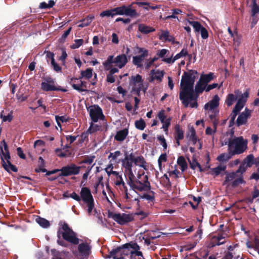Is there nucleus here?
<instances>
[{
    "mask_svg": "<svg viewBox=\"0 0 259 259\" xmlns=\"http://www.w3.org/2000/svg\"><path fill=\"white\" fill-rule=\"evenodd\" d=\"M124 169L127 184L136 192H146L150 189V183L147 175L144 172H137V166L147 169V162L142 156L134 157L133 155H126L121 161Z\"/></svg>",
    "mask_w": 259,
    "mask_h": 259,
    "instance_id": "f257e3e1",
    "label": "nucleus"
},
{
    "mask_svg": "<svg viewBox=\"0 0 259 259\" xmlns=\"http://www.w3.org/2000/svg\"><path fill=\"white\" fill-rule=\"evenodd\" d=\"M197 72L191 70L189 72H185L183 75L181 81V89L180 93V99L182 101L185 107H188L189 103L191 108H197V103L196 102L194 92V84L196 78Z\"/></svg>",
    "mask_w": 259,
    "mask_h": 259,
    "instance_id": "f03ea898",
    "label": "nucleus"
},
{
    "mask_svg": "<svg viewBox=\"0 0 259 259\" xmlns=\"http://www.w3.org/2000/svg\"><path fill=\"white\" fill-rule=\"evenodd\" d=\"M64 239L74 244H77L76 250L72 253L77 259H89L92 254V246L87 241L79 242L75 233L69 228L68 225L64 223L62 227Z\"/></svg>",
    "mask_w": 259,
    "mask_h": 259,
    "instance_id": "7ed1b4c3",
    "label": "nucleus"
},
{
    "mask_svg": "<svg viewBox=\"0 0 259 259\" xmlns=\"http://www.w3.org/2000/svg\"><path fill=\"white\" fill-rule=\"evenodd\" d=\"M140 246L135 242H130L117 248L110 252L111 256L114 259H144L143 254L140 251Z\"/></svg>",
    "mask_w": 259,
    "mask_h": 259,
    "instance_id": "20e7f679",
    "label": "nucleus"
},
{
    "mask_svg": "<svg viewBox=\"0 0 259 259\" xmlns=\"http://www.w3.org/2000/svg\"><path fill=\"white\" fill-rule=\"evenodd\" d=\"M248 97V92L247 91L243 93L239 90H236L233 93L229 94L227 95L225 103L228 107L231 106L236 101V104L232 110L230 120L231 122L234 121L238 113L243 109Z\"/></svg>",
    "mask_w": 259,
    "mask_h": 259,
    "instance_id": "39448f33",
    "label": "nucleus"
},
{
    "mask_svg": "<svg viewBox=\"0 0 259 259\" xmlns=\"http://www.w3.org/2000/svg\"><path fill=\"white\" fill-rule=\"evenodd\" d=\"M228 138L224 137L222 139V145H228V151L234 155L243 153L247 148V140L242 137H236L234 136V132L231 131L228 134Z\"/></svg>",
    "mask_w": 259,
    "mask_h": 259,
    "instance_id": "423d86ee",
    "label": "nucleus"
},
{
    "mask_svg": "<svg viewBox=\"0 0 259 259\" xmlns=\"http://www.w3.org/2000/svg\"><path fill=\"white\" fill-rule=\"evenodd\" d=\"M0 155L4 168L8 171H17V167L12 165L10 161L11 156L8 147L5 140H3L0 145Z\"/></svg>",
    "mask_w": 259,
    "mask_h": 259,
    "instance_id": "0eeeda50",
    "label": "nucleus"
},
{
    "mask_svg": "<svg viewBox=\"0 0 259 259\" xmlns=\"http://www.w3.org/2000/svg\"><path fill=\"white\" fill-rule=\"evenodd\" d=\"M80 200H81L85 205L88 215H93L96 210L94 206V198L90 189L86 187H82L80 190Z\"/></svg>",
    "mask_w": 259,
    "mask_h": 259,
    "instance_id": "6e6552de",
    "label": "nucleus"
},
{
    "mask_svg": "<svg viewBox=\"0 0 259 259\" xmlns=\"http://www.w3.org/2000/svg\"><path fill=\"white\" fill-rule=\"evenodd\" d=\"M220 98L218 95L213 96L212 99L205 104L204 109L205 114H207L210 120L218 119L219 111L218 107L219 106Z\"/></svg>",
    "mask_w": 259,
    "mask_h": 259,
    "instance_id": "1a4fd4ad",
    "label": "nucleus"
},
{
    "mask_svg": "<svg viewBox=\"0 0 259 259\" xmlns=\"http://www.w3.org/2000/svg\"><path fill=\"white\" fill-rule=\"evenodd\" d=\"M129 83L132 87V91L139 95L141 91L145 93L147 90V86L143 84V79L142 76L139 74L132 75L130 78Z\"/></svg>",
    "mask_w": 259,
    "mask_h": 259,
    "instance_id": "9d476101",
    "label": "nucleus"
},
{
    "mask_svg": "<svg viewBox=\"0 0 259 259\" xmlns=\"http://www.w3.org/2000/svg\"><path fill=\"white\" fill-rule=\"evenodd\" d=\"M127 62V59L125 54H122L117 56L114 59L113 56H109L107 60L104 63L105 69L106 70H109L110 68V65L112 64H114L116 66H117L119 68H121Z\"/></svg>",
    "mask_w": 259,
    "mask_h": 259,
    "instance_id": "9b49d317",
    "label": "nucleus"
},
{
    "mask_svg": "<svg viewBox=\"0 0 259 259\" xmlns=\"http://www.w3.org/2000/svg\"><path fill=\"white\" fill-rule=\"evenodd\" d=\"M90 116L93 121L97 122L99 120H103L105 116L102 109L98 106L94 105L89 108Z\"/></svg>",
    "mask_w": 259,
    "mask_h": 259,
    "instance_id": "f8f14e48",
    "label": "nucleus"
},
{
    "mask_svg": "<svg viewBox=\"0 0 259 259\" xmlns=\"http://www.w3.org/2000/svg\"><path fill=\"white\" fill-rule=\"evenodd\" d=\"M136 53L141 54V55L134 56L133 57V62L138 67H141L143 66L142 62L145 58L148 55V51L144 48L137 47Z\"/></svg>",
    "mask_w": 259,
    "mask_h": 259,
    "instance_id": "ddd939ff",
    "label": "nucleus"
},
{
    "mask_svg": "<svg viewBox=\"0 0 259 259\" xmlns=\"http://www.w3.org/2000/svg\"><path fill=\"white\" fill-rule=\"evenodd\" d=\"M41 89L44 91H52L57 90L55 85V79L50 76H47L43 79L41 84Z\"/></svg>",
    "mask_w": 259,
    "mask_h": 259,
    "instance_id": "4468645a",
    "label": "nucleus"
},
{
    "mask_svg": "<svg viewBox=\"0 0 259 259\" xmlns=\"http://www.w3.org/2000/svg\"><path fill=\"white\" fill-rule=\"evenodd\" d=\"M80 166H77L74 164H72L64 167H63L60 171L63 176H68L70 175H76L80 172Z\"/></svg>",
    "mask_w": 259,
    "mask_h": 259,
    "instance_id": "2eb2a0df",
    "label": "nucleus"
},
{
    "mask_svg": "<svg viewBox=\"0 0 259 259\" xmlns=\"http://www.w3.org/2000/svg\"><path fill=\"white\" fill-rule=\"evenodd\" d=\"M112 219L120 225H124L133 220L134 217L132 214L115 213L112 216Z\"/></svg>",
    "mask_w": 259,
    "mask_h": 259,
    "instance_id": "dca6fc26",
    "label": "nucleus"
},
{
    "mask_svg": "<svg viewBox=\"0 0 259 259\" xmlns=\"http://www.w3.org/2000/svg\"><path fill=\"white\" fill-rule=\"evenodd\" d=\"M251 110L246 108L244 111L242 112L238 116L236 120V124L238 126L245 124L251 115Z\"/></svg>",
    "mask_w": 259,
    "mask_h": 259,
    "instance_id": "f3484780",
    "label": "nucleus"
},
{
    "mask_svg": "<svg viewBox=\"0 0 259 259\" xmlns=\"http://www.w3.org/2000/svg\"><path fill=\"white\" fill-rule=\"evenodd\" d=\"M165 72L164 70L159 69H152L150 73L149 81L153 82L156 81L157 82L162 81Z\"/></svg>",
    "mask_w": 259,
    "mask_h": 259,
    "instance_id": "a211bd4d",
    "label": "nucleus"
},
{
    "mask_svg": "<svg viewBox=\"0 0 259 259\" xmlns=\"http://www.w3.org/2000/svg\"><path fill=\"white\" fill-rule=\"evenodd\" d=\"M157 116L161 122L163 124L162 128L164 132H167L170 124L171 118H167L165 115V111L163 110L160 111Z\"/></svg>",
    "mask_w": 259,
    "mask_h": 259,
    "instance_id": "6ab92c4d",
    "label": "nucleus"
},
{
    "mask_svg": "<svg viewBox=\"0 0 259 259\" xmlns=\"http://www.w3.org/2000/svg\"><path fill=\"white\" fill-rule=\"evenodd\" d=\"M247 167H248L247 166L243 163H242L235 172L228 174L226 175V181L228 182L233 180L237 176V175L242 176V173L246 171Z\"/></svg>",
    "mask_w": 259,
    "mask_h": 259,
    "instance_id": "aec40b11",
    "label": "nucleus"
},
{
    "mask_svg": "<svg viewBox=\"0 0 259 259\" xmlns=\"http://www.w3.org/2000/svg\"><path fill=\"white\" fill-rule=\"evenodd\" d=\"M82 78L73 80L72 87L74 89L80 92L85 91L87 90V82L81 80Z\"/></svg>",
    "mask_w": 259,
    "mask_h": 259,
    "instance_id": "412c9836",
    "label": "nucleus"
},
{
    "mask_svg": "<svg viewBox=\"0 0 259 259\" xmlns=\"http://www.w3.org/2000/svg\"><path fill=\"white\" fill-rule=\"evenodd\" d=\"M188 55V51L187 49H183L182 51L177 55H176L174 57L172 56V55H170L168 57V59H166L165 61H166V63L168 64H173L175 61L181 58L182 57L186 56Z\"/></svg>",
    "mask_w": 259,
    "mask_h": 259,
    "instance_id": "4be33fe9",
    "label": "nucleus"
},
{
    "mask_svg": "<svg viewBox=\"0 0 259 259\" xmlns=\"http://www.w3.org/2000/svg\"><path fill=\"white\" fill-rule=\"evenodd\" d=\"M186 138L188 141L191 142L193 145H195L198 140L196 135L195 130L193 127H189L188 131L187 133Z\"/></svg>",
    "mask_w": 259,
    "mask_h": 259,
    "instance_id": "5701e85b",
    "label": "nucleus"
},
{
    "mask_svg": "<svg viewBox=\"0 0 259 259\" xmlns=\"http://www.w3.org/2000/svg\"><path fill=\"white\" fill-rule=\"evenodd\" d=\"M128 134V131L127 128H124L118 131L114 136V139L118 142L123 141Z\"/></svg>",
    "mask_w": 259,
    "mask_h": 259,
    "instance_id": "b1692460",
    "label": "nucleus"
},
{
    "mask_svg": "<svg viewBox=\"0 0 259 259\" xmlns=\"http://www.w3.org/2000/svg\"><path fill=\"white\" fill-rule=\"evenodd\" d=\"M206 85L201 79H199L195 85L194 93L195 92L197 94L202 93L203 91H205Z\"/></svg>",
    "mask_w": 259,
    "mask_h": 259,
    "instance_id": "393cba45",
    "label": "nucleus"
},
{
    "mask_svg": "<svg viewBox=\"0 0 259 259\" xmlns=\"http://www.w3.org/2000/svg\"><path fill=\"white\" fill-rule=\"evenodd\" d=\"M174 136L175 139L182 140L184 138V132L179 124H177L175 127Z\"/></svg>",
    "mask_w": 259,
    "mask_h": 259,
    "instance_id": "a878e982",
    "label": "nucleus"
},
{
    "mask_svg": "<svg viewBox=\"0 0 259 259\" xmlns=\"http://www.w3.org/2000/svg\"><path fill=\"white\" fill-rule=\"evenodd\" d=\"M113 163L112 162H110L107 165L106 168H105V170L108 177H111V176L115 177L116 175H118L119 172L118 171L113 170Z\"/></svg>",
    "mask_w": 259,
    "mask_h": 259,
    "instance_id": "bb28decb",
    "label": "nucleus"
},
{
    "mask_svg": "<svg viewBox=\"0 0 259 259\" xmlns=\"http://www.w3.org/2000/svg\"><path fill=\"white\" fill-rule=\"evenodd\" d=\"M93 70L91 68H88L85 70L81 71L80 73V78L85 79H90L93 75Z\"/></svg>",
    "mask_w": 259,
    "mask_h": 259,
    "instance_id": "cd10ccee",
    "label": "nucleus"
},
{
    "mask_svg": "<svg viewBox=\"0 0 259 259\" xmlns=\"http://www.w3.org/2000/svg\"><path fill=\"white\" fill-rule=\"evenodd\" d=\"M122 153L120 151L117 150L114 152H110L108 158L110 159L109 163L113 162H116L117 163H119V161H117V159L120 156H121Z\"/></svg>",
    "mask_w": 259,
    "mask_h": 259,
    "instance_id": "c85d7f7f",
    "label": "nucleus"
},
{
    "mask_svg": "<svg viewBox=\"0 0 259 259\" xmlns=\"http://www.w3.org/2000/svg\"><path fill=\"white\" fill-rule=\"evenodd\" d=\"M168 53L169 51L168 50L163 49L157 52V55L158 58H161L162 62L166 63V61L164 60H166V59H168V57L169 56L168 55Z\"/></svg>",
    "mask_w": 259,
    "mask_h": 259,
    "instance_id": "c756f323",
    "label": "nucleus"
},
{
    "mask_svg": "<svg viewBox=\"0 0 259 259\" xmlns=\"http://www.w3.org/2000/svg\"><path fill=\"white\" fill-rule=\"evenodd\" d=\"M234 155L232 152L225 153L220 154L218 157L217 160L220 162H225L229 160Z\"/></svg>",
    "mask_w": 259,
    "mask_h": 259,
    "instance_id": "7c9ffc66",
    "label": "nucleus"
},
{
    "mask_svg": "<svg viewBox=\"0 0 259 259\" xmlns=\"http://www.w3.org/2000/svg\"><path fill=\"white\" fill-rule=\"evenodd\" d=\"M138 30L142 33L147 34L150 32H153L155 30L154 28L151 27L147 26L143 24H139L138 26Z\"/></svg>",
    "mask_w": 259,
    "mask_h": 259,
    "instance_id": "2f4dec72",
    "label": "nucleus"
},
{
    "mask_svg": "<svg viewBox=\"0 0 259 259\" xmlns=\"http://www.w3.org/2000/svg\"><path fill=\"white\" fill-rule=\"evenodd\" d=\"M36 222L42 228H48L50 226L49 222L46 219L41 218L39 216H36L35 218Z\"/></svg>",
    "mask_w": 259,
    "mask_h": 259,
    "instance_id": "473e14b6",
    "label": "nucleus"
},
{
    "mask_svg": "<svg viewBox=\"0 0 259 259\" xmlns=\"http://www.w3.org/2000/svg\"><path fill=\"white\" fill-rule=\"evenodd\" d=\"M124 15L130 17H135L137 16V13L135 10L132 9L131 6L127 7L125 6Z\"/></svg>",
    "mask_w": 259,
    "mask_h": 259,
    "instance_id": "72a5a7b5",
    "label": "nucleus"
},
{
    "mask_svg": "<svg viewBox=\"0 0 259 259\" xmlns=\"http://www.w3.org/2000/svg\"><path fill=\"white\" fill-rule=\"evenodd\" d=\"M213 123V128H211L210 127H207L205 130L206 134L211 135L214 134L217 130V126L219 123L218 119H215L214 120H211Z\"/></svg>",
    "mask_w": 259,
    "mask_h": 259,
    "instance_id": "f704fd0d",
    "label": "nucleus"
},
{
    "mask_svg": "<svg viewBox=\"0 0 259 259\" xmlns=\"http://www.w3.org/2000/svg\"><path fill=\"white\" fill-rule=\"evenodd\" d=\"M214 77V74L210 72L207 74H202L200 79H201L206 85Z\"/></svg>",
    "mask_w": 259,
    "mask_h": 259,
    "instance_id": "c9c22d12",
    "label": "nucleus"
},
{
    "mask_svg": "<svg viewBox=\"0 0 259 259\" xmlns=\"http://www.w3.org/2000/svg\"><path fill=\"white\" fill-rule=\"evenodd\" d=\"M177 163L181 167L182 171H185L187 168V163L183 156H180L178 158Z\"/></svg>",
    "mask_w": 259,
    "mask_h": 259,
    "instance_id": "e433bc0d",
    "label": "nucleus"
},
{
    "mask_svg": "<svg viewBox=\"0 0 259 259\" xmlns=\"http://www.w3.org/2000/svg\"><path fill=\"white\" fill-rule=\"evenodd\" d=\"M94 17L93 16H89L80 21V23L78 24L79 27H84L88 26L92 21Z\"/></svg>",
    "mask_w": 259,
    "mask_h": 259,
    "instance_id": "4c0bfd02",
    "label": "nucleus"
},
{
    "mask_svg": "<svg viewBox=\"0 0 259 259\" xmlns=\"http://www.w3.org/2000/svg\"><path fill=\"white\" fill-rule=\"evenodd\" d=\"M55 2L53 0H50L48 3L46 2H41L39 6L40 9H45L52 8L55 5Z\"/></svg>",
    "mask_w": 259,
    "mask_h": 259,
    "instance_id": "58836bf2",
    "label": "nucleus"
},
{
    "mask_svg": "<svg viewBox=\"0 0 259 259\" xmlns=\"http://www.w3.org/2000/svg\"><path fill=\"white\" fill-rule=\"evenodd\" d=\"M188 23L193 27L196 32H199L203 28L201 24L197 21L189 20Z\"/></svg>",
    "mask_w": 259,
    "mask_h": 259,
    "instance_id": "ea45409f",
    "label": "nucleus"
},
{
    "mask_svg": "<svg viewBox=\"0 0 259 259\" xmlns=\"http://www.w3.org/2000/svg\"><path fill=\"white\" fill-rule=\"evenodd\" d=\"M226 169V166L224 165H220L217 167L213 168L211 169L212 172H213L215 176H218L221 174L222 172L225 171Z\"/></svg>",
    "mask_w": 259,
    "mask_h": 259,
    "instance_id": "a19ab883",
    "label": "nucleus"
},
{
    "mask_svg": "<svg viewBox=\"0 0 259 259\" xmlns=\"http://www.w3.org/2000/svg\"><path fill=\"white\" fill-rule=\"evenodd\" d=\"M55 119L58 126L60 127H61V122H67L68 121V118L66 116H59L58 115H56L55 116ZM60 130H62L61 128H60Z\"/></svg>",
    "mask_w": 259,
    "mask_h": 259,
    "instance_id": "79ce46f5",
    "label": "nucleus"
},
{
    "mask_svg": "<svg viewBox=\"0 0 259 259\" xmlns=\"http://www.w3.org/2000/svg\"><path fill=\"white\" fill-rule=\"evenodd\" d=\"M233 45L234 46L235 50H237V48L240 45L241 42V36L238 33L235 35L233 37Z\"/></svg>",
    "mask_w": 259,
    "mask_h": 259,
    "instance_id": "37998d69",
    "label": "nucleus"
},
{
    "mask_svg": "<svg viewBox=\"0 0 259 259\" xmlns=\"http://www.w3.org/2000/svg\"><path fill=\"white\" fill-rule=\"evenodd\" d=\"M246 245L247 247L250 249V253H253V252H258V250H257L255 245L254 244V241H247L246 243Z\"/></svg>",
    "mask_w": 259,
    "mask_h": 259,
    "instance_id": "c03bdc74",
    "label": "nucleus"
},
{
    "mask_svg": "<svg viewBox=\"0 0 259 259\" xmlns=\"http://www.w3.org/2000/svg\"><path fill=\"white\" fill-rule=\"evenodd\" d=\"M253 5L251 7V16L254 17L259 13V7L256 3V0H252Z\"/></svg>",
    "mask_w": 259,
    "mask_h": 259,
    "instance_id": "a18cd8bd",
    "label": "nucleus"
},
{
    "mask_svg": "<svg viewBox=\"0 0 259 259\" xmlns=\"http://www.w3.org/2000/svg\"><path fill=\"white\" fill-rule=\"evenodd\" d=\"M233 181L232 185L234 187H236L241 184H243L244 183V180H243L242 176L237 175V176L234 179Z\"/></svg>",
    "mask_w": 259,
    "mask_h": 259,
    "instance_id": "49530a36",
    "label": "nucleus"
},
{
    "mask_svg": "<svg viewBox=\"0 0 259 259\" xmlns=\"http://www.w3.org/2000/svg\"><path fill=\"white\" fill-rule=\"evenodd\" d=\"M140 197L141 198L149 201H152L154 199V194L152 191H150L146 194H143L142 195L140 196Z\"/></svg>",
    "mask_w": 259,
    "mask_h": 259,
    "instance_id": "de8ad7c7",
    "label": "nucleus"
},
{
    "mask_svg": "<svg viewBox=\"0 0 259 259\" xmlns=\"http://www.w3.org/2000/svg\"><path fill=\"white\" fill-rule=\"evenodd\" d=\"M253 155L252 154H249L244 160L243 163L248 167H251L253 164Z\"/></svg>",
    "mask_w": 259,
    "mask_h": 259,
    "instance_id": "09e8293b",
    "label": "nucleus"
},
{
    "mask_svg": "<svg viewBox=\"0 0 259 259\" xmlns=\"http://www.w3.org/2000/svg\"><path fill=\"white\" fill-rule=\"evenodd\" d=\"M101 125L98 124L92 123L89 128L88 130V132H89V133L90 134H92L98 131H99Z\"/></svg>",
    "mask_w": 259,
    "mask_h": 259,
    "instance_id": "8fccbe9b",
    "label": "nucleus"
},
{
    "mask_svg": "<svg viewBox=\"0 0 259 259\" xmlns=\"http://www.w3.org/2000/svg\"><path fill=\"white\" fill-rule=\"evenodd\" d=\"M115 184L116 186H120L122 185L123 187H124L125 183L122 179V176L119 174V173L118 174V175H116L115 177Z\"/></svg>",
    "mask_w": 259,
    "mask_h": 259,
    "instance_id": "3c124183",
    "label": "nucleus"
},
{
    "mask_svg": "<svg viewBox=\"0 0 259 259\" xmlns=\"http://www.w3.org/2000/svg\"><path fill=\"white\" fill-rule=\"evenodd\" d=\"M135 126L137 129L143 130L145 127V122L142 119L135 121Z\"/></svg>",
    "mask_w": 259,
    "mask_h": 259,
    "instance_id": "603ef678",
    "label": "nucleus"
},
{
    "mask_svg": "<svg viewBox=\"0 0 259 259\" xmlns=\"http://www.w3.org/2000/svg\"><path fill=\"white\" fill-rule=\"evenodd\" d=\"M159 144L162 146L163 150H166L167 147L166 140L163 136H159L157 137Z\"/></svg>",
    "mask_w": 259,
    "mask_h": 259,
    "instance_id": "864d4df0",
    "label": "nucleus"
},
{
    "mask_svg": "<svg viewBox=\"0 0 259 259\" xmlns=\"http://www.w3.org/2000/svg\"><path fill=\"white\" fill-rule=\"evenodd\" d=\"M39 167H38V168H37L35 169V171L36 172H46L47 169L44 168V159L42 158V157H40L39 158Z\"/></svg>",
    "mask_w": 259,
    "mask_h": 259,
    "instance_id": "5fc2aeb1",
    "label": "nucleus"
},
{
    "mask_svg": "<svg viewBox=\"0 0 259 259\" xmlns=\"http://www.w3.org/2000/svg\"><path fill=\"white\" fill-rule=\"evenodd\" d=\"M124 7L125 6H123L119 7H117L114 9H113V12H114V15H124Z\"/></svg>",
    "mask_w": 259,
    "mask_h": 259,
    "instance_id": "6e6d98bb",
    "label": "nucleus"
},
{
    "mask_svg": "<svg viewBox=\"0 0 259 259\" xmlns=\"http://www.w3.org/2000/svg\"><path fill=\"white\" fill-rule=\"evenodd\" d=\"M146 235L152 240L158 238L160 236L159 233L156 231L149 232Z\"/></svg>",
    "mask_w": 259,
    "mask_h": 259,
    "instance_id": "4d7b16f0",
    "label": "nucleus"
},
{
    "mask_svg": "<svg viewBox=\"0 0 259 259\" xmlns=\"http://www.w3.org/2000/svg\"><path fill=\"white\" fill-rule=\"evenodd\" d=\"M202 231L201 229L197 230L195 235L194 236V239L195 242H198L202 238Z\"/></svg>",
    "mask_w": 259,
    "mask_h": 259,
    "instance_id": "13d9d810",
    "label": "nucleus"
},
{
    "mask_svg": "<svg viewBox=\"0 0 259 259\" xmlns=\"http://www.w3.org/2000/svg\"><path fill=\"white\" fill-rule=\"evenodd\" d=\"M114 16V15L113 9L103 11L102 13L100 14V16L102 17L106 16H111L112 17H113Z\"/></svg>",
    "mask_w": 259,
    "mask_h": 259,
    "instance_id": "bf43d9fd",
    "label": "nucleus"
},
{
    "mask_svg": "<svg viewBox=\"0 0 259 259\" xmlns=\"http://www.w3.org/2000/svg\"><path fill=\"white\" fill-rule=\"evenodd\" d=\"M83 40L81 39H75L74 40V44L72 46L73 49L78 48L80 46L82 45Z\"/></svg>",
    "mask_w": 259,
    "mask_h": 259,
    "instance_id": "052dcab7",
    "label": "nucleus"
},
{
    "mask_svg": "<svg viewBox=\"0 0 259 259\" xmlns=\"http://www.w3.org/2000/svg\"><path fill=\"white\" fill-rule=\"evenodd\" d=\"M190 167L193 169H195L197 167L201 168L200 164L197 162V161L193 159L191 161H190Z\"/></svg>",
    "mask_w": 259,
    "mask_h": 259,
    "instance_id": "680f3d73",
    "label": "nucleus"
},
{
    "mask_svg": "<svg viewBox=\"0 0 259 259\" xmlns=\"http://www.w3.org/2000/svg\"><path fill=\"white\" fill-rule=\"evenodd\" d=\"M200 32L201 36L203 39H206L208 37V33L207 30L203 27L199 31Z\"/></svg>",
    "mask_w": 259,
    "mask_h": 259,
    "instance_id": "e2e57ef3",
    "label": "nucleus"
},
{
    "mask_svg": "<svg viewBox=\"0 0 259 259\" xmlns=\"http://www.w3.org/2000/svg\"><path fill=\"white\" fill-rule=\"evenodd\" d=\"M218 243H217V245H220L224 244L225 242V237L223 234H219L218 235Z\"/></svg>",
    "mask_w": 259,
    "mask_h": 259,
    "instance_id": "0e129e2a",
    "label": "nucleus"
},
{
    "mask_svg": "<svg viewBox=\"0 0 259 259\" xmlns=\"http://www.w3.org/2000/svg\"><path fill=\"white\" fill-rule=\"evenodd\" d=\"M169 32L167 31H163L161 32L160 35V38L161 39H164L165 40H168Z\"/></svg>",
    "mask_w": 259,
    "mask_h": 259,
    "instance_id": "69168bd1",
    "label": "nucleus"
},
{
    "mask_svg": "<svg viewBox=\"0 0 259 259\" xmlns=\"http://www.w3.org/2000/svg\"><path fill=\"white\" fill-rule=\"evenodd\" d=\"M51 63L55 71L56 72H60L61 71V67L58 65L55 60L54 61V63L51 62Z\"/></svg>",
    "mask_w": 259,
    "mask_h": 259,
    "instance_id": "338daca9",
    "label": "nucleus"
},
{
    "mask_svg": "<svg viewBox=\"0 0 259 259\" xmlns=\"http://www.w3.org/2000/svg\"><path fill=\"white\" fill-rule=\"evenodd\" d=\"M218 83H212V84H209V85H206V89H205V91L206 92H209L210 91V90L218 87Z\"/></svg>",
    "mask_w": 259,
    "mask_h": 259,
    "instance_id": "774afa93",
    "label": "nucleus"
}]
</instances>
